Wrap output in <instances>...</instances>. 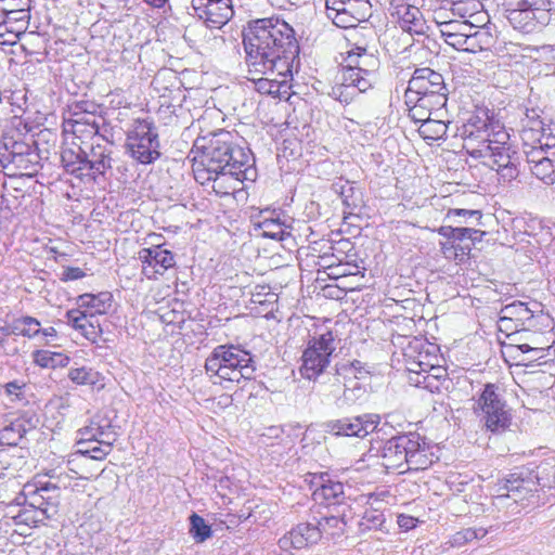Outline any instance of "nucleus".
Returning a JSON list of instances; mask_svg holds the SVG:
<instances>
[{"instance_id":"nucleus-63","label":"nucleus","mask_w":555,"mask_h":555,"mask_svg":"<svg viewBox=\"0 0 555 555\" xmlns=\"http://www.w3.org/2000/svg\"><path fill=\"white\" fill-rule=\"evenodd\" d=\"M57 332L53 326L41 327L40 336L38 338L39 345H51L56 338Z\"/></svg>"},{"instance_id":"nucleus-44","label":"nucleus","mask_w":555,"mask_h":555,"mask_svg":"<svg viewBox=\"0 0 555 555\" xmlns=\"http://www.w3.org/2000/svg\"><path fill=\"white\" fill-rule=\"evenodd\" d=\"M29 506L37 509L42 517L51 518L57 512V502H52L51 507L44 506V494L36 489L29 496Z\"/></svg>"},{"instance_id":"nucleus-37","label":"nucleus","mask_w":555,"mask_h":555,"mask_svg":"<svg viewBox=\"0 0 555 555\" xmlns=\"http://www.w3.org/2000/svg\"><path fill=\"white\" fill-rule=\"evenodd\" d=\"M488 530L480 527V528H464L454 534L451 535L449 540V544L452 547H462L465 544L474 541L482 539L487 535Z\"/></svg>"},{"instance_id":"nucleus-55","label":"nucleus","mask_w":555,"mask_h":555,"mask_svg":"<svg viewBox=\"0 0 555 555\" xmlns=\"http://www.w3.org/2000/svg\"><path fill=\"white\" fill-rule=\"evenodd\" d=\"M504 9H519L531 7H551V0H503Z\"/></svg>"},{"instance_id":"nucleus-53","label":"nucleus","mask_w":555,"mask_h":555,"mask_svg":"<svg viewBox=\"0 0 555 555\" xmlns=\"http://www.w3.org/2000/svg\"><path fill=\"white\" fill-rule=\"evenodd\" d=\"M544 144L538 145V146H531L528 149H524V153L526 155L527 163L529 165V168L531 165L538 164L542 159H547L550 157L548 153L545 151Z\"/></svg>"},{"instance_id":"nucleus-21","label":"nucleus","mask_w":555,"mask_h":555,"mask_svg":"<svg viewBox=\"0 0 555 555\" xmlns=\"http://www.w3.org/2000/svg\"><path fill=\"white\" fill-rule=\"evenodd\" d=\"M67 319L74 328L79 330L93 344H96L103 334L99 319L87 311L70 310L67 312Z\"/></svg>"},{"instance_id":"nucleus-35","label":"nucleus","mask_w":555,"mask_h":555,"mask_svg":"<svg viewBox=\"0 0 555 555\" xmlns=\"http://www.w3.org/2000/svg\"><path fill=\"white\" fill-rule=\"evenodd\" d=\"M343 387L339 376L336 374L327 383L318 385L314 389L315 393L320 397L322 403L335 404L337 397H340Z\"/></svg>"},{"instance_id":"nucleus-29","label":"nucleus","mask_w":555,"mask_h":555,"mask_svg":"<svg viewBox=\"0 0 555 555\" xmlns=\"http://www.w3.org/2000/svg\"><path fill=\"white\" fill-rule=\"evenodd\" d=\"M31 358L34 363L42 369L65 367L69 363L68 356L44 349L33 351Z\"/></svg>"},{"instance_id":"nucleus-33","label":"nucleus","mask_w":555,"mask_h":555,"mask_svg":"<svg viewBox=\"0 0 555 555\" xmlns=\"http://www.w3.org/2000/svg\"><path fill=\"white\" fill-rule=\"evenodd\" d=\"M448 125L439 119L429 118L418 127L420 135L426 141H438L447 134Z\"/></svg>"},{"instance_id":"nucleus-30","label":"nucleus","mask_w":555,"mask_h":555,"mask_svg":"<svg viewBox=\"0 0 555 555\" xmlns=\"http://www.w3.org/2000/svg\"><path fill=\"white\" fill-rule=\"evenodd\" d=\"M257 228L261 230L263 237L283 241L285 236L289 235V225L282 221L280 217H263L261 221L257 223Z\"/></svg>"},{"instance_id":"nucleus-59","label":"nucleus","mask_w":555,"mask_h":555,"mask_svg":"<svg viewBox=\"0 0 555 555\" xmlns=\"http://www.w3.org/2000/svg\"><path fill=\"white\" fill-rule=\"evenodd\" d=\"M65 130H70L77 139H81L82 137L90 138L88 135L87 126L82 121H77L76 119H69L66 124Z\"/></svg>"},{"instance_id":"nucleus-25","label":"nucleus","mask_w":555,"mask_h":555,"mask_svg":"<svg viewBox=\"0 0 555 555\" xmlns=\"http://www.w3.org/2000/svg\"><path fill=\"white\" fill-rule=\"evenodd\" d=\"M400 27L410 34H424L425 22L418 8L401 2L395 7Z\"/></svg>"},{"instance_id":"nucleus-11","label":"nucleus","mask_w":555,"mask_h":555,"mask_svg":"<svg viewBox=\"0 0 555 555\" xmlns=\"http://www.w3.org/2000/svg\"><path fill=\"white\" fill-rule=\"evenodd\" d=\"M90 145L85 147L86 178L95 181L98 177L105 178L113 168L112 144L104 137L91 139Z\"/></svg>"},{"instance_id":"nucleus-45","label":"nucleus","mask_w":555,"mask_h":555,"mask_svg":"<svg viewBox=\"0 0 555 555\" xmlns=\"http://www.w3.org/2000/svg\"><path fill=\"white\" fill-rule=\"evenodd\" d=\"M413 93L404 92V103L409 107V117L415 124H423L424 121L431 118L430 114L424 109V107L417 105V101H413Z\"/></svg>"},{"instance_id":"nucleus-18","label":"nucleus","mask_w":555,"mask_h":555,"mask_svg":"<svg viewBox=\"0 0 555 555\" xmlns=\"http://www.w3.org/2000/svg\"><path fill=\"white\" fill-rule=\"evenodd\" d=\"M193 10L211 28H220L233 16L232 0H214Z\"/></svg>"},{"instance_id":"nucleus-62","label":"nucleus","mask_w":555,"mask_h":555,"mask_svg":"<svg viewBox=\"0 0 555 555\" xmlns=\"http://www.w3.org/2000/svg\"><path fill=\"white\" fill-rule=\"evenodd\" d=\"M340 195L344 197L345 203L348 206H357L359 204L358 198H353L354 189L349 183H344L339 190Z\"/></svg>"},{"instance_id":"nucleus-43","label":"nucleus","mask_w":555,"mask_h":555,"mask_svg":"<svg viewBox=\"0 0 555 555\" xmlns=\"http://www.w3.org/2000/svg\"><path fill=\"white\" fill-rule=\"evenodd\" d=\"M553 135H554L553 132H544L539 129H532V128H522L521 134H520L522 144H524V149L544 144L546 141V138L553 137Z\"/></svg>"},{"instance_id":"nucleus-27","label":"nucleus","mask_w":555,"mask_h":555,"mask_svg":"<svg viewBox=\"0 0 555 555\" xmlns=\"http://www.w3.org/2000/svg\"><path fill=\"white\" fill-rule=\"evenodd\" d=\"M113 296L108 292H102L99 294H83L79 296L80 307L90 309V314H105L112 307Z\"/></svg>"},{"instance_id":"nucleus-47","label":"nucleus","mask_w":555,"mask_h":555,"mask_svg":"<svg viewBox=\"0 0 555 555\" xmlns=\"http://www.w3.org/2000/svg\"><path fill=\"white\" fill-rule=\"evenodd\" d=\"M44 518L46 517H42L37 509L30 506L20 509L18 513L13 516V520L16 525H26L28 527L36 526Z\"/></svg>"},{"instance_id":"nucleus-40","label":"nucleus","mask_w":555,"mask_h":555,"mask_svg":"<svg viewBox=\"0 0 555 555\" xmlns=\"http://www.w3.org/2000/svg\"><path fill=\"white\" fill-rule=\"evenodd\" d=\"M78 453L82 455H87L92 460L102 461L104 460L112 451V440H100V444L98 443H89L79 446Z\"/></svg>"},{"instance_id":"nucleus-42","label":"nucleus","mask_w":555,"mask_h":555,"mask_svg":"<svg viewBox=\"0 0 555 555\" xmlns=\"http://www.w3.org/2000/svg\"><path fill=\"white\" fill-rule=\"evenodd\" d=\"M413 101H417V105L424 107L430 115L435 111H439L446 106L448 98L440 94L420 95L414 93Z\"/></svg>"},{"instance_id":"nucleus-17","label":"nucleus","mask_w":555,"mask_h":555,"mask_svg":"<svg viewBox=\"0 0 555 555\" xmlns=\"http://www.w3.org/2000/svg\"><path fill=\"white\" fill-rule=\"evenodd\" d=\"M370 8L369 0H349L337 7L336 11H328L327 17L337 27L352 28L369 16Z\"/></svg>"},{"instance_id":"nucleus-49","label":"nucleus","mask_w":555,"mask_h":555,"mask_svg":"<svg viewBox=\"0 0 555 555\" xmlns=\"http://www.w3.org/2000/svg\"><path fill=\"white\" fill-rule=\"evenodd\" d=\"M74 116L75 117L73 119H76L77 121H82L87 126L88 135L91 139L100 137V124L98 122V117L94 114L88 112L87 108H83V112L75 113Z\"/></svg>"},{"instance_id":"nucleus-38","label":"nucleus","mask_w":555,"mask_h":555,"mask_svg":"<svg viewBox=\"0 0 555 555\" xmlns=\"http://www.w3.org/2000/svg\"><path fill=\"white\" fill-rule=\"evenodd\" d=\"M68 378L77 385L94 386L100 380V373L91 367L81 366L70 369L68 372Z\"/></svg>"},{"instance_id":"nucleus-10","label":"nucleus","mask_w":555,"mask_h":555,"mask_svg":"<svg viewBox=\"0 0 555 555\" xmlns=\"http://www.w3.org/2000/svg\"><path fill=\"white\" fill-rule=\"evenodd\" d=\"M335 349V338L332 332L313 336L301 356V376L310 380L317 379L328 366Z\"/></svg>"},{"instance_id":"nucleus-1","label":"nucleus","mask_w":555,"mask_h":555,"mask_svg":"<svg viewBox=\"0 0 555 555\" xmlns=\"http://www.w3.org/2000/svg\"><path fill=\"white\" fill-rule=\"evenodd\" d=\"M248 73L266 77L251 78L262 94H279L293 77L299 47L293 27L279 17L260 18L244 34Z\"/></svg>"},{"instance_id":"nucleus-26","label":"nucleus","mask_w":555,"mask_h":555,"mask_svg":"<svg viewBox=\"0 0 555 555\" xmlns=\"http://www.w3.org/2000/svg\"><path fill=\"white\" fill-rule=\"evenodd\" d=\"M61 160L66 172L79 178H86L85 171V147L78 145L74 149H64L61 153Z\"/></svg>"},{"instance_id":"nucleus-48","label":"nucleus","mask_w":555,"mask_h":555,"mask_svg":"<svg viewBox=\"0 0 555 555\" xmlns=\"http://www.w3.org/2000/svg\"><path fill=\"white\" fill-rule=\"evenodd\" d=\"M336 373L338 376H343L344 378L352 377L353 379H360L369 372L365 370L361 361L354 360L337 367Z\"/></svg>"},{"instance_id":"nucleus-60","label":"nucleus","mask_w":555,"mask_h":555,"mask_svg":"<svg viewBox=\"0 0 555 555\" xmlns=\"http://www.w3.org/2000/svg\"><path fill=\"white\" fill-rule=\"evenodd\" d=\"M454 217H463L465 219L467 218H481V211L477 209H463V208H453L449 209L447 212V218L451 219Z\"/></svg>"},{"instance_id":"nucleus-14","label":"nucleus","mask_w":555,"mask_h":555,"mask_svg":"<svg viewBox=\"0 0 555 555\" xmlns=\"http://www.w3.org/2000/svg\"><path fill=\"white\" fill-rule=\"evenodd\" d=\"M502 312L504 319L513 320L515 323V330H530L537 327L544 320L548 319V315L543 313L541 304L534 301L529 307L528 304L514 300L511 304L503 306Z\"/></svg>"},{"instance_id":"nucleus-39","label":"nucleus","mask_w":555,"mask_h":555,"mask_svg":"<svg viewBox=\"0 0 555 555\" xmlns=\"http://www.w3.org/2000/svg\"><path fill=\"white\" fill-rule=\"evenodd\" d=\"M531 173L545 184L551 185L555 183V163L548 157L542 159L529 168Z\"/></svg>"},{"instance_id":"nucleus-61","label":"nucleus","mask_w":555,"mask_h":555,"mask_svg":"<svg viewBox=\"0 0 555 555\" xmlns=\"http://www.w3.org/2000/svg\"><path fill=\"white\" fill-rule=\"evenodd\" d=\"M86 273L78 267H67L60 275L62 282H69L82 279Z\"/></svg>"},{"instance_id":"nucleus-16","label":"nucleus","mask_w":555,"mask_h":555,"mask_svg":"<svg viewBox=\"0 0 555 555\" xmlns=\"http://www.w3.org/2000/svg\"><path fill=\"white\" fill-rule=\"evenodd\" d=\"M406 93L420 95L440 94L448 95V89L442 75L429 67L417 68L409 80Z\"/></svg>"},{"instance_id":"nucleus-57","label":"nucleus","mask_w":555,"mask_h":555,"mask_svg":"<svg viewBox=\"0 0 555 555\" xmlns=\"http://www.w3.org/2000/svg\"><path fill=\"white\" fill-rule=\"evenodd\" d=\"M496 171L500 175L501 179L507 182H511L514 179H516L519 173L516 162H513L508 165L505 164L502 167L496 168Z\"/></svg>"},{"instance_id":"nucleus-46","label":"nucleus","mask_w":555,"mask_h":555,"mask_svg":"<svg viewBox=\"0 0 555 555\" xmlns=\"http://www.w3.org/2000/svg\"><path fill=\"white\" fill-rule=\"evenodd\" d=\"M20 424H9L0 428V444L16 446L22 439V430Z\"/></svg>"},{"instance_id":"nucleus-19","label":"nucleus","mask_w":555,"mask_h":555,"mask_svg":"<svg viewBox=\"0 0 555 555\" xmlns=\"http://www.w3.org/2000/svg\"><path fill=\"white\" fill-rule=\"evenodd\" d=\"M475 130L495 131V133H493L494 143H502L500 140L509 138L503 125L499 120H495L493 116H490L487 109L478 111L463 126L464 133L474 134Z\"/></svg>"},{"instance_id":"nucleus-23","label":"nucleus","mask_w":555,"mask_h":555,"mask_svg":"<svg viewBox=\"0 0 555 555\" xmlns=\"http://www.w3.org/2000/svg\"><path fill=\"white\" fill-rule=\"evenodd\" d=\"M31 0H0V26L14 23L27 24Z\"/></svg>"},{"instance_id":"nucleus-52","label":"nucleus","mask_w":555,"mask_h":555,"mask_svg":"<svg viewBox=\"0 0 555 555\" xmlns=\"http://www.w3.org/2000/svg\"><path fill=\"white\" fill-rule=\"evenodd\" d=\"M439 26L449 34H461L464 37H468V34L475 29V25L467 21H448L440 23Z\"/></svg>"},{"instance_id":"nucleus-5","label":"nucleus","mask_w":555,"mask_h":555,"mask_svg":"<svg viewBox=\"0 0 555 555\" xmlns=\"http://www.w3.org/2000/svg\"><path fill=\"white\" fill-rule=\"evenodd\" d=\"M36 141L18 129L10 128L0 138V166L10 176H35L41 168Z\"/></svg>"},{"instance_id":"nucleus-50","label":"nucleus","mask_w":555,"mask_h":555,"mask_svg":"<svg viewBox=\"0 0 555 555\" xmlns=\"http://www.w3.org/2000/svg\"><path fill=\"white\" fill-rule=\"evenodd\" d=\"M441 375H420L410 376L411 383H413L416 387H421L429 390L430 392L439 391L440 389V379Z\"/></svg>"},{"instance_id":"nucleus-20","label":"nucleus","mask_w":555,"mask_h":555,"mask_svg":"<svg viewBox=\"0 0 555 555\" xmlns=\"http://www.w3.org/2000/svg\"><path fill=\"white\" fill-rule=\"evenodd\" d=\"M310 483L314 487V500H324L328 504L341 503V499L344 498V485L339 481L331 480L326 473L312 475Z\"/></svg>"},{"instance_id":"nucleus-51","label":"nucleus","mask_w":555,"mask_h":555,"mask_svg":"<svg viewBox=\"0 0 555 555\" xmlns=\"http://www.w3.org/2000/svg\"><path fill=\"white\" fill-rule=\"evenodd\" d=\"M409 372L413 374L412 376L424 375L423 373L431 372V371H441V367L436 363H431L429 360H423V353L420 352L417 360H413L409 362Z\"/></svg>"},{"instance_id":"nucleus-15","label":"nucleus","mask_w":555,"mask_h":555,"mask_svg":"<svg viewBox=\"0 0 555 555\" xmlns=\"http://www.w3.org/2000/svg\"><path fill=\"white\" fill-rule=\"evenodd\" d=\"M139 260L142 262V273L149 280L163 275L176 264L175 255L162 245L142 248L139 251Z\"/></svg>"},{"instance_id":"nucleus-41","label":"nucleus","mask_w":555,"mask_h":555,"mask_svg":"<svg viewBox=\"0 0 555 555\" xmlns=\"http://www.w3.org/2000/svg\"><path fill=\"white\" fill-rule=\"evenodd\" d=\"M190 534L197 543H202L211 537L212 531L203 517L193 513L190 516Z\"/></svg>"},{"instance_id":"nucleus-12","label":"nucleus","mask_w":555,"mask_h":555,"mask_svg":"<svg viewBox=\"0 0 555 555\" xmlns=\"http://www.w3.org/2000/svg\"><path fill=\"white\" fill-rule=\"evenodd\" d=\"M379 421V416L372 413L343 417L326 422L325 431L337 437L364 438L377 428Z\"/></svg>"},{"instance_id":"nucleus-2","label":"nucleus","mask_w":555,"mask_h":555,"mask_svg":"<svg viewBox=\"0 0 555 555\" xmlns=\"http://www.w3.org/2000/svg\"><path fill=\"white\" fill-rule=\"evenodd\" d=\"M194 178L201 184L231 176L237 181L249 179L250 151L238 144L236 134L219 130L199 135L193 145Z\"/></svg>"},{"instance_id":"nucleus-54","label":"nucleus","mask_w":555,"mask_h":555,"mask_svg":"<svg viewBox=\"0 0 555 555\" xmlns=\"http://www.w3.org/2000/svg\"><path fill=\"white\" fill-rule=\"evenodd\" d=\"M22 322L24 323V337L30 339H38L41 332L40 322L33 317H22Z\"/></svg>"},{"instance_id":"nucleus-3","label":"nucleus","mask_w":555,"mask_h":555,"mask_svg":"<svg viewBox=\"0 0 555 555\" xmlns=\"http://www.w3.org/2000/svg\"><path fill=\"white\" fill-rule=\"evenodd\" d=\"M380 457L386 469H398L403 474L427 469L438 461L439 455L426 438L411 433L388 439L380 448Z\"/></svg>"},{"instance_id":"nucleus-31","label":"nucleus","mask_w":555,"mask_h":555,"mask_svg":"<svg viewBox=\"0 0 555 555\" xmlns=\"http://www.w3.org/2000/svg\"><path fill=\"white\" fill-rule=\"evenodd\" d=\"M80 439L78 441V446L89 444V443H98L100 444V440H112V444L116 440L115 433H113L109 427L104 428L96 424L87 426L79 430Z\"/></svg>"},{"instance_id":"nucleus-64","label":"nucleus","mask_w":555,"mask_h":555,"mask_svg":"<svg viewBox=\"0 0 555 555\" xmlns=\"http://www.w3.org/2000/svg\"><path fill=\"white\" fill-rule=\"evenodd\" d=\"M478 234H472L469 242L465 243L464 245H457L453 246L456 250H461L462 254H468L472 250V247L475 245L476 242H480L485 232L480 230H476Z\"/></svg>"},{"instance_id":"nucleus-24","label":"nucleus","mask_w":555,"mask_h":555,"mask_svg":"<svg viewBox=\"0 0 555 555\" xmlns=\"http://www.w3.org/2000/svg\"><path fill=\"white\" fill-rule=\"evenodd\" d=\"M508 140L509 138L501 140L502 143H487V145H482L481 150L475 151V154L478 158L487 159L489 164L492 163L498 168L517 162L516 152L511 149Z\"/></svg>"},{"instance_id":"nucleus-56","label":"nucleus","mask_w":555,"mask_h":555,"mask_svg":"<svg viewBox=\"0 0 555 555\" xmlns=\"http://www.w3.org/2000/svg\"><path fill=\"white\" fill-rule=\"evenodd\" d=\"M440 34L447 44L451 46L456 50L466 51L467 37L461 36V34H449L448 31H446V29L442 28H440Z\"/></svg>"},{"instance_id":"nucleus-36","label":"nucleus","mask_w":555,"mask_h":555,"mask_svg":"<svg viewBox=\"0 0 555 555\" xmlns=\"http://www.w3.org/2000/svg\"><path fill=\"white\" fill-rule=\"evenodd\" d=\"M343 386L344 388L340 397H337L335 400V405L338 409L352 405L358 399L365 395L364 387H362L358 382H353L351 385L345 383Z\"/></svg>"},{"instance_id":"nucleus-28","label":"nucleus","mask_w":555,"mask_h":555,"mask_svg":"<svg viewBox=\"0 0 555 555\" xmlns=\"http://www.w3.org/2000/svg\"><path fill=\"white\" fill-rule=\"evenodd\" d=\"M495 43V37L487 27H477L468 34L466 52L477 53L490 50Z\"/></svg>"},{"instance_id":"nucleus-58","label":"nucleus","mask_w":555,"mask_h":555,"mask_svg":"<svg viewBox=\"0 0 555 555\" xmlns=\"http://www.w3.org/2000/svg\"><path fill=\"white\" fill-rule=\"evenodd\" d=\"M472 234H478L476 229L466 228V227H456L455 233L453 236V243L457 242L456 245H464L469 242Z\"/></svg>"},{"instance_id":"nucleus-6","label":"nucleus","mask_w":555,"mask_h":555,"mask_svg":"<svg viewBox=\"0 0 555 555\" xmlns=\"http://www.w3.org/2000/svg\"><path fill=\"white\" fill-rule=\"evenodd\" d=\"M541 489H555V463L548 459L534 469L520 467L499 482L498 499L509 498L519 502Z\"/></svg>"},{"instance_id":"nucleus-7","label":"nucleus","mask_w":555,"mask_h":555,"mask_svg":"<svg viewBox=\"0 0 555 555\" xmlns=\"http://www.w3.org/2000/svg\"><path fill=\"white\" fill-rule=\"evenodd\" d=\"M205 370L220 382L240 383L251 379L256 367L248 351L234 345H219L206 359Z\"/></svg>"},{"instance_id":"nucleus-4","label":"nucleus","mask_w":555,"mask_h":555,"mask_svg":"<svg viewBox=\"0 0 555 555\" xmlns=\"http://www.w3.org/2000/svg\"><path fill=\"white\" fill-rule=\"evenodd\" d=\"M346 65L341 68L339 81L332 88L331 95L341 102L350 103L356 95L363 93L375 83L376 75L373 68L377 61L366 53L364 48L351 50L346 60Z\"/></svg>"},{"instance_id":"nucleus-9","label":"nucleus","mask_w":555,"mask_h":555,"mask_svg":"<svg viewBox=\"0 0 555 555\" xmlns=\"http://www.w3.org/2000/svg\"><path fill=\"white\" fill-rule=\"evenodd\" d=\"M498 390L493 384L485 385L474 405L475 413L491 433L504 431L512 422L511 412Z\"/></svg>"},{"instance_id":"nucleus-34","label":"nucleus","mask_w":555,"mask_h":555,"mask_svg":"<svg viewBox=\"0 0 555 555\" xmlns=\"http://www.w3.org/2000/svg\"><path fill=\"white\" fill-rule=\"evenodd\" d=\"M377 502L378 500L374 495H370L367 500L370 507H367L363 513V530L379 529L385 522L384 513L379 507L374 506Z\"/></svg>"},{"instance_id":"nucleus-8","label":"nucleus","mask_w":555,"mask_h":555,"mask_svg":"<svg viewBox=\"0 0 555 555\" xmlns=\"http://www.w3.org/2000/svg\"><path fill=\"white\" fill-rule=\"evenodd\" d=\"M126 152L139 164L150 165L160 157L158 131L150 119H135L126 134Z\"/></svg>"},{"instance_id":"nucleus-32","label":"nucleus","mask_w":555,"mask_h":555,"mask_svg":"<svg viewBox=\"0 0 555 555\" xmlns=\"http://www.w3.org/2000/svg\"><path fill=\"white\" fill-rule=\"evenodd\" d=\"M493 133L495 131H482V130H475L474 134L464 133L462 131V137L464 140V147L467 150L468 154L475 158H478V156L475 154V151L481 150L482 145H487V143L493 144L494 143V137Z\"/></svg>"},{"instance_id":"nucleus-22","label":"nucleus","mask_w":555,"mask_h":555,"mask_svg":"<svg viewBox=\"0 0 555 555\" xmlns=\"http://www.w3.org/2000/svg\"><path fill=\"white\" fill-rule=\"evenodd\" d=\"M321 539V530L318 525L302 522L293 528L287 535L280 540L282 547L291 544L294 548H304L314 544Z\"/></svg>"},{"instance_id":"nucleus-13","label":"nucleus","mask_w":555,"mask_h":555,"mask_svg":"<svg viewBox=\"0 0 555 555\" xmlns=\"http://www.w3.org/2000/svg\"><path fill=\"white\" fill-rule=\"evenodd\" d=\"M551 7H531L504 9L505 17L511 26L524 34L539 31L551 21Z\"/></svg>"}]
</instances>
